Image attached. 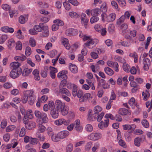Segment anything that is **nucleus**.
<instances>
[{"instance_id":"nucleus-1","label":"nucleus","mask_w":152,"mask_h":152,"mask_svg":"<svg viewBox=\"0 0 152 152\" xmlns=\"http://www.w3.org/2000/svg\"><path fill=\"white\" fill-rule=\"evenodd\" d=\"M99 40L96 39H89L85 44L86 46L89 49H92L97 44Z\"/></svg>"},{"instance_id":"nucleus-2","label":"nucleus","mask_w":152,"mask_h":152,"mask_svg":"<svg viewBox=\"0 0 152 152\" xmlns=\"http://www.w3.org/2000/svg\"><path fill=\"white\" fill-rule=\"evenodd\" d=\"M34 93V91L33 90H28L24 92V96L22 99L23 102L24 103H26L28 100V97H32L33 96V94Z\"/></svg>"},{"instance_id":"nucleus-3","label":"nucleus","mask_w":152,"mask_h":152,"mask_svg":"<svg viewBox=\"0 0 152 152\" xmlns=\"http://www.w3.org/2000/svg\"><path fill=\"white\" fill-rule=\"evenodd\" d=\"M102 134L99 133H92L88 137V139L91 140H96L101 138Z\"/></svg>"},{"instance_id":"nucleus-4","label":"nucleus","mask_w":152,"mask_h":152,"mask_svg":"<svg viewBox=\"0 0 152 152\" xmlns=\"http://www.w3.org/2000/svg\"><path fill=\"white\" fill-rule=\"evenodd\" d=\"M22 72V70L19 71V70L12 69L10 73V77L13 79L16 78L19 76Z\"/></svg>"},{"instance_id":"nucleus-5","label":"nucleus","mask_w":152,"mask_h":152,"mask_svg":"<svg viewBox=\"0 0 152 152\" xmlns=\"http://www.w3.org/2000/svg\"><path fill=\"white\" fill-rule=\"evenodd\" d=\"M54 123L58 126L61 125L62 124L67 126L69 124L70 121L68 120H66L64 118H61L56 120L54 122Z\"/></svg>"},{"instance_id":"nucleus-6","label":"nucleus","mask_w":152,"mask_h":152,"mask_svg":"<svg viewBox=\"0 0 152 152\" xmlns=\"http://www.w3.org/2000/svg\"><path fill=\"white\" fill-rule=\"evenodd\" d=\"M55 105V108H57L59 110L65 106L64 103L61 100L58 99L56 101Z\"/></svg>"},{"instance_id":"nucleus-7","label":"nucleus","mask_w":152,"mask_h":152,"mask_svg":"<svg viewBox=\"0 0 152 152\" xmlns=\"http://www.w3.org/2000/svg\"><path fill=\"white\" fill-rule=\"evenodd\" d=\"M69 134V132L66 130L63 131L59 132L57 134V137L60 139L66 138Z\"/></svg>"},{"instance_id":"nucleus-8","label":"nucleus","mask_w":152,"mask_h":152,"mask_svg":"<svg viewBox=\"0 0 152 152\" xmlns=\"http://www.w3.org/2000/svg\"><path fill=\"white\" fill-rule=\"evenodd\" d=\"M81 22L82 24H84L85 28H87V23L88 21V19L86 18V16L85 14L82 13L81 15Z\"/></svg>"},{"instance_id":"nucleus-9","label":"nucleus","mask_w":152,"mask_h":152,"mask_svg":"<svg viewBox=\"0 0 152 152\" xmlns=\"http://www.w3.org/2000/svg\"><path fill=\"white\" fill-rule=\"evenodd\" d=\"M107 64L109 66L114 68L115 71L116 72L118 71V65L117 62H113L112 61H108L107 62Z\"/></svg>"},{"instance_id":"nucleus-10","label":"nucleus","mask_w":152,"mask_h":152,"mask_svg":"<svg viewBox=\"0 0 152 152\" xmlns=\"http://www.w3.org/2000/svg\"><path fill=\"white\" fill-rule=\"evenodd\" d=\"M97 113L93 114L92 110H89L88 112V119L90 121H94L96 119Z\"/></svg>"},{"instance_id":"nucleus-11","label":"nucleus","mask_w":152,"mask_h":152,"mask_svg":"<svg viewBox=\"0 0 152 152\" xmlns=\"http://www.w3.org/2000/svg\"><path fill=\"white\" fill-rule=\"evenodd\" d=\"M143 69L145 70H147L149 69V66L151 64L150 59L147 58L145 57L143 60Z\"/></svg>"},{"instance_id":"nucleus-12","label":"nucleus","mask_w":152,"mask_h":152,"mask_svg":"<svg viewBox=\"0 0 152 152\" xmlns=\"http://www.w3.org/2000/svg\"><path fill=\"white\" fill-rule=\"evenodd\" d=\"M50 114L53 118H57L59 115V110L55 108L50 110Z\"/></svg>"},{"instance_id":"nucleus-13","label":"nucleus","mask_w":152,"mask_h":152,"mask_svg":"<svg viewBox=\"0 0 152 152\" xmlns=\"http://www.w3.org/2000/svg\"><path fill=\"white\" fill-rule=\"evenodd\" d=\"M122 126L123 129L124 130H130L132 131H134L136 128V126L134 124L131 125L125 124L123 125Z\"/></svg>"},{"instance_id":"nucleus-14","label":"nucleus","mask_w":152,"mask_h":152,"mask_svg":"<svg viewBox=\"0 0 152 152\" xmlns=\"http://www.w3.org/2000/svg\"><path fill=\"white\" fill-rule=\"evenodd\" d=\"M91 96L89 93H86L83 94L79 98V101L80 102H86L87 100L89 99Z\"/></svg>"},{"instance_id":"nucleus-15","label":"nucleus","mask_w":152,"mask_h":152,"mask_svg":"<svg viewBox=\"0 0 152 152\" xmlns=\"http://www.w3.org/2000/svg\"><path fill=\"white\" fill-rule=\"evenodd\" d=\"M20 65V64L19 63L16 62H12L10 64V66L12 69L19 70V71L22 70L19 67Z\"/></svg>"},{"instance_id":"nucleus-16","label":"nucleus","mask_w":152,"mask_h":152,"mask_svg":"<svg viewBox=\"0 0 152 152\" xmlns=\"http://www.w3.org/2000/svg\"><path fill=\"white\" fill-rule=\"evenodd\" d=\"M109 120L107 119L104 121H101L98 124L99 127L100 129H103L105 127H107L109 125Z\"/></svg>"},{"instance_id":"nucleus-17","label":"nucleus","mask_w":152,"mask_h":152,"mask_svg":"<svg viewBox=\"0 0 152 152\" xmlns=\"http://www.w3.org/2000/svg\"><path fill=\"white\" fill-rule=\"evenodd\" d=\"M66 33L67 35H74L77 34L78 31L76 29L71 28L67 29Z\"/></svg>"},{"instance_id":"nucleus-18","label":"nucleus","mask_w":152,"mask_h":152,"mask_svg":"<svg viewBox=\"0 0 152 152\" xmlns=\"http://www.w3.org/2000/svg\"><path fill=\"white\" fill-rule=\"evenodd\" d=\"M75 126L76 130L79 132H81L83 128L80 125V121L79 120H76L75 122Z\"/></svg>"},{"instance_id":"nucleus-19","label":"nucleus","mask_w":152,"mask_h":152,"mask_svg":"<svg viewBox=\"0 0 152 152\" xmlns=\"http://www.w3.org/2000/svg\"><path fill=\"white\" fill-rule=\"evenodd\" d=\"M67 71L66 70H64L59 72L58 74L57 77L59 78H64L66 79L67 78L66 75L67 74Z\"/></svg>"},{"instance_id":"nucleus-20","label":"nucleus","mask_w":152,"mask_h":152,"mask_svg":"<svg viewBox=\"0 0 152 152\" xmlns=\"http://www.w3.org/2000/svg\"><path fill=\"white\" fill-rule=\"evenodd\" d=\"M61 42L67 50H69L70 48V45L68 43V39L65 38H63L61 39Z\"/></svg>"},{"instance_id":"nucleus-21","label":"nucleus","mask_w":152,"mask_h":152,"mask_svg":"<svg viewBox=\"0 0 152 152\" xmlns=\"http://www.w3.org/2000/svg\"><path fill=\"white\" fill-rule=\"evenodd\" d=\"M42 30H43V31L41 34V37H48L49 34L48 26H44Z\"/></svg>"},{"instance_id":"nucleus-22","label":"nucleus","mask_w":152,"mask_h":152,"mask_svg":"<svg viewBox=\"0 0 152 152\" xmlns=\"http://www.w3.org/2000/svg\"><path fill=\"white\" fill-rule=\"evenodd\" d=\"M51 71L50 72V75L52 79H54L56 77L55 73L57 72V70L56 68L54 67H50Z\"/></svg>"},{"instance_id":"nucleus-23","label":"nucleus","mask_w":152,"mask_h":152,"mask_svg":"<svg viewBox=\"0 0 152 152\" xmlns=\"http://www.w3.org/2000/svg\"><path fill=\"white\" fill-rule=\"evenodd\" d=\"M43 23H40L39 25H36L34 26V28L37 33L38 32H41L43 28Z\"/></svg>"},{"instance_id":"nucleus-24","label":"nucleus","mask_w":152,"mask_h":152,"mask_svg":"<svg viewBox=\"0 0 152 152\" xmlns=\"http://www.w3.org/2000/svg\"><path fill=\"white\" fill-rule=\"evenodd\" d=\"M115 17L116 15L115 13H111L107 16V21L109 22L113 21L115 20Z\"/></svg>"},{"instance_id":"nucleus-25","label":"nucleus","mask_w":152,"mask_h":152,"mask_svg":"<svg viewBox=\"0 0 152 152\" xmlns=\"http://www.w3.org/2000/svg\"><path fill=\"white\" fill-rule=\"evenodd\" d=\"M36 126L35 123L32 122H29L25 124V127L28 129H31Z\"/></svg>"},{"instance_id":"nucleus-26","label":"nucleus","mask_w":152,"mask_h":152,"mask_svg":"<svg viewBox=\"0 0 152 152\" xmlns=\"http://www.w3.org/2000/svg\"><path fill=\"white\" fill-rule=\"evenodd\" d=\"M32 74L34 75V78L36 80L38 81L40 80V77L39 76V72L38 69H34L33 71Z\"/></svg>"},{"instance_id":"nucleus-27","label":"nucleus","mask_w":152,"mask_h":152,"mask_svg":"<svg viewBox=\"0 0 152 152\" xmlns=\"http://www.w3.org/2000/svg\"><path fill=\"white\" fill-rule=\"evenodd\" d=\"M32 69L26 68L24 69L23 71L22 75L23 76H27L32 72Z\"/></svg>"},{"instance_id":"nucleus-28","label":"nucleus","mask_w":152,"mask_h":152,"mask_svg":"<svg viewBox=\"0 0 152 152\" xmlns=\"http://www.w3.org/2000/svg\"><path fill=\"white\" fill-rule=\"evenodd\" d=\"M105 72L108 75H112L114 73V72L110 68L106 67L104 69Z\"/></svg>"},{"instance_id":"nucleus-29","label":"nucleus","mask_w":152,"mask_h":152,"mask_svg":"<svg viewBox=\"0 0 152 152\" xmlns=\"http://www.w3.org/2000/svg\"><path fill=\"white\" fill-rule=\"evenodd\" d=\"M59 92L62 94H64L67 96H70L71 94L69 91L66 88H62L59 90Z\"/></svg>"},{"instance_id":"nucleus-30","label":"nucleus","mask_w":152,"mask_h":152,"mask_svg":"<svg viewBox=\"0 0 152 152\" xmlns=\"http://www.w3.org/2000/svg\"><path fill=\"white\" fill-rule=\"evenodd\" d=\"M69 69L70 71L73 73H76L78 71L77 68L75 65L71 64L69 65Z\"/></svg>"},{"instance_id":"nucleus-31","label":"nucleus","mask_w":152,"mask_h":152,"mask_svg":"<svg viewBox=\"0 0 152 152\" xmlns=\"http://www.w3.org/2000/svg\"><path fill=\"white\" fill-rule=\"evenodd\" d=\"M101 12L99 9L95 8L92 10L91 14L97 16L101 14Z\"/></svg>"},{"instance_id":"nucleus-32","label":"nucleus","mask_w":152,"mask_h":152,"mask_svg":"<svg viewBox=\"0 0 152 152\" xmlns=\"http://www.w3.org/2000/svg\"><path fill=\"white\" fill-rule=\"evenodd\" d=\"M15 45L14 40L13 39H9L8 42V47L9 49H11L14 47Z\"/></svg>"},{"instance_id":"nucleus-33","label":"nucleus","mask_w":152,"mask_h":152,"mask_svg":"<svg viewBox=\"0 0 152 152\" xmlns=\"http://www.w3.org/2000/svg\"><path fill=\"white\" fill-rule=\"evenodd\" d=\"M128 113V110L124 108H120L118 111V113L119 114L122 115H126Z\"/></svg>"},{"instance_id":"nucleus-34","label":"nucleus","mask_w":152,"mask_h":152,"mask_svg":"<svg viewBox=\"0 0 152 152\" xmlns=\"http://www.w3.org/2000/svg\"><path fill=\"white\" fill-rule=\"evenodd\" d=\"M32 119L33 118V113H32V110H30L29 111L27 112L25 114L24 116V119H26V118Z\"/></svg>"},{"instance_id":"nucleus-35","label":"nucleus","mask_w":152,"mask_h":152,"mask_svg":"<svg viewBox=\"0 0 152 152\" xmlns=\"http://www.w3.org/2000/svg\"><path fill=\"white\" fill-rule=\"evenodd\" d=\"M61 111V114L65 116L67 115L68 113V108L65 106L63 108H62L60 110Z\"/></svg>"},{"instance_id":"nucleus-36","label":"nucleus","mask_w":152,"mask_h":152,"mask_svg":"<svg viewBox=\"0 0 152 152\" xmlns=\"http://www.w3.org/2000/svg\"><path fill=\"white\" fill-rule=\"evenodd\" d=\"M40 119L42 120V121L43 123H46L48 121L47 114L44 113L42 114L41 118H40Z\"/></svg>"},{"instance_id":"nucleus-37","label":"nucleus","mask_w":152,"mask_h":152,"mask_svg":"<svg viewBox=\"0 0 152 152\" xmlns=\"http://www.w3.org/2000/svg\"><path fill=\"white\" fill-rule=\"evenodd\" d=\"M28 18L23 15H21L19 18V21L20 23L23 24L27 20Z\"/></svg>"},{"instance_id":"nucleus-38","label":"nucleus","mask_w":152,"mask_h":152,"mask_svg":"<svg viewBox=\"0 0 152 152\" xmlns=\"http://www.w3.org/2000/svg\"><path fill=\"white\" fill-rule=\"evenodd\" d=\"M101 48H96V51L98 54H100L101 53H104L105 52V48L103 46L101 47Z\"/></svg>"},{"instance_id":"nucleus-39","label":"nucleus","mask_w":152,"mask_h":152,"mask_svg":"<svg viewBox=\"0 0 152 152\" xmlns=\"http://www.w3.org/2000/svg\"><path fill=\"white\" fill-rule=\"evenodd\" d=\"M26 58V57L24 55L21 56H16L14 57V59L16 61H23L25 60Z\"/></svg>"},{"instance_id":"nucleus-40","label":"nucleus","mask_w":152,"mask_h":152,"mask_svg":"<svg viewBox=\"0 0 152 152\" xmlns=\"http://www.w3.org/2000/svg\"><path fill=\"white\" fill-rule=\"evenodd\" d=\"M101 11L103 13L106 12L107 10V7L105 3H103L100 7Z\"/></svg>"},{"instance_id":"nucleus-41","label":"nucleus","mask_w":152,"mask_h":152,"mask_svg":"<svg viewBox=\"0 0 152 152\" xmlns=\"http://www.w3.org/2000/svg\"><path fill=\"white\" fill-rule=\"evenodd\" d=\"M38 131L41 133H43L46 129L45 127L42 124H39L38 125Z\"/></svg>"},{"instance_id":"nucleus-42","label":"nucleus","mask_w":152,"mask_h":152,"mask_svg":"<svg viewBox=\"0 0 152 152\" xmlns=\"http://www.w3.org/2000/svg\"><path fill=\"white\" fill-rule=\"evenodd\" d=\"M146 106L148 108L147 111L149 112L152 108V100L147 102L146 103Z\"/></svg>"},{"instance_id":"nucleus-43","label":"nucleus","mask_w":152,"mask_h":152,"mask_svg":"<svg viewBox=\"0 0 152 152\" xmlns=\"http://www.w3.org/2000/svg\"><path fill=\"white\" fill-rule=\"evenodd\" d=\"M53 22L55 23L58 27L59 26H62L64 24L63 21L59 19L55 20L53 21Z\"/></svg>"},{"instance_id":"nucleus-44","label":"nucleus","mask_w":152,"mask_h":152,"mask_svg":"<svg viewBox=\"0 0 152 152\" xmlns=\"http://www.w3.org/2000/svg\"><path fill=\"white\" fill-rule=\"evenodd\" d=\"M7 35H3L0 37V44H3L7 39Z\"/></svg>"},{"instance_id":"nucleus-45","label":"nucleus","mask_w":152,"mask_h":152,"mask_svg":"<svg viewBox=\"0 0 152 152\" xmlns=\"http://www.w3.org/2000/svg\"><path fill=\"white\" fill-rule=\"evenodd\" d=\"M29 43L31 47H34L36 45V42L33 38L31 37L29 39Z\"/></svg>"},{"instance_id":"nucleus-46","label":"nucleus","mask_w":152,"mask_h":152,"mask_svg":"<svg viewBox=\"0 0 152 152\" xmlns=\"http://www.w3.org/2000/svg\"><path fill=\"white\" fill-rule=\"evenodd\" d=\"M129 56L133 58L134 59V62L136 63L137 61V55L135 52L130 53L129 54Z\"/></svg>"},{"instance_id":"nucleus-47","label":"nucleus","mask_w":152,"mask_h":152,"mask_svg":"<svg viewBox=\"0 0 152 152\" xmlns=\"http://www.w3.org/2000/svg\"><path fill=\"white\" fill-rule=\"evenodd\" d=\"M141 123L142 125L145 128H148L149 126L148 122L147 120H143L142 121Z\"/></svg>"},{"instance_id":"nucleus-48","label":"nucleus","mask_w":152,"mask_h":152,"mask_svg":"<svg viewBox=\"0 0 152 152\" xmlns=\"http://www.w3.org/2000/svg\"><path fill=\"white\" fill-rule=\"evenodd\" d=\"M123 68L124 70L126 72H129L130 66L128 64L126 63L124 64L123 66Z\"/></svg>"},{"instance_id":"nucleus-49","label":"nucleus","mask_w":152,"mask_h":152,"mask_svg":"<svg viewBox=\"0 0 152 152\" xmlns=\"http://www.w3.org/2000/svg\"><path fill=\"white\" fill-rule=\"evenodd\" d=\"M15 128V126L14 125H10L6 128V131L7 132H10L14 130Z\"/></svg>"},{"instance_id":"nucleus-50","label":"nucleus","mask_w":152,"mask_h":152,"mask_svg":"<svg viewBox=\"0 0 152 152\" xmlns=\"http://www.w3.org/2000/svg\"><path fill=\"white\" fill-rule=\"evenodd\" d=\"M73 149V145L71 143H69L66 146V152H71Z\"/></svg>"},{"instance_id":"nucleus-51","label":"nucleus","mask_w":152,"mask_h":152,"mask_svg":"<svg viewBox=\"0 0 152 152\" xmlns=\"http://www.w3.org/2000/svg\"><path fill=\"white\" fill-rule=\"evenodd\" d=\"M48 68L47 67L45 68L44 70H42L41 72V76L43 77H46L47 76V70Z\"/></svg>"},{"instance_id":"nucleus-52","label":"nucleus","mask_w":152,"mask_h":152,"mask_svg":"<svg viewBox=\"0 0 152 152\" xmlns=\"http://www.w3.org/2000/svg\"><path fill=\"white\" fill-rule=\"evenodd\" d=\"M72 94L73 96H75L76 93L77 92V86L76 85L73 84L72 85Z\"/></svg>"},{"instance_id":"nucleus-53","label":"nucleus","mask_w":152,"mask_h":152,"mask_svg":"<svg viewBox=\"0 0 152 152\" xmlns=\"http://www.w3.org/2000/svg\"><path fill=\"white\" fill-rule=\"evenodd\" d=\"M44 113L43 112L41 113L38 110H35L34 112V114L36 117L39 119L41 118L42 114Z\"/></svg>"},{"instance_id":"nucleus-54","label":"nucleus","mask_w":152,"mask_h":152,"mask_svg":"<svg viewBox=\"0 0 152 152\" xmlns=\"http://www.w3.org/2000/svg\"><path fill=\"white\" fill-rule=\"evenodd\" d=\"M99 20V18L96 16H93L90 19V22L92 24L96 22Z\"/></svg>"},{"instance_id":"nucleus-55","label":"nucleus","mask_w":152,"mask_h":152,"mask_svg":"<svg viewBox=\"0 0 152 152\" xmlns=\"http://www.w3.org/2000/svg\"><path fill=\"white\" fill-rule=\"evenodd\" d=\"M118 143L120 146L124 148H126L127 146L125 142L122 139H120L119 140Z\"/></svg>"},{"instance_id":"nucleus-56","label":"nucleus","mask_w":152,"mask_h":152,"mask_svg":"<svg viewBox=\"0 0 152 152\" xmlns=\"http://www.w3.org/2000/svg\"><path fill=\"white\" fill-rule=\"evenodd\" d=\"M141 139L139 137H137L134 140V144L135 145L139 147L140 145V141Z\"/></svg>"},{"instance_id":"nucleus-57","label":"nucleus","mask_w":152,"mask_h":152,"mask_svg":"<svg viewBox=\"0 0 152 152\" xmlns=\"http://www.w3.org/2000/svg\"><path fill=\"white\" fill-rule=\"evenodd\" d=\"M68 1H65L63 3V5L65 7L66 10H69L70 9V4L69 3Z\"/></svg>"},{"instance_id":"nucleus-58","label":"nucleus","mask_w":152,"mask_h":152,"mask_svg":"<svg viewBox=\"0 0 152 152\" xmlns=\"http://www.w3.org/2000/svg\"><path fill=\"white\" fill-rule=\"evenodd\" d=\"M22 48V43L20 41H18L16 44L15 48L17 50H21Z\"/></svg>"},{"instance_id":"nucleus-59","label":"nucleus","mask_w":152,"mask_h":152,"mask_svg":"<svg viewBox=\"0 0 152 152\" xmlns=\"http://www.w3.org/2000/svg\"><path fill=\"white\" fill-rule=\"evenodd\" d=\"M22 32L20 30H19L17 33V38L20 39H23L24 38L23 35L22 34Z\"/></svg>"},{"instance_id":"nucleus-60","label":"nucleus","mask_w":152,"mask_h":152,"mask_svg":"<svg viewBox=\"0 0 152 152\" xmlns=\"http://www.w3.org/2000/svg\"><path fill=\"white\" fill-rule=\"evenodd\" d=\"M31 51L30 47L28 46L26 47L25 51V54L27 56H29L31 53Z\"/></svg>"},{"instance_id":"nucleus-61","label":"nucleus","mask_w":152,"mask_h":152,"mask_svg":"<svg viewBox=\"0 0 152 152\" xmlns=\"http://www.w3.org/2000/svg\"><path fill=\"white\" fill-rule=\"evenodd\" d=\"M102 26L99 24L96 25L94 26L95 30L99 32H101V31L102 30Z\"/></svg>"},{"instance_id":"nucleus-62","label":"nucleus","mask_w":152,"mask_h":152,"mask_svg":"<svg viewBox=\"0 0 152 152\" xmlns=\"http://www.w3.org/2000/svg\"><path fill=\"white\" fill-rule=\"evenodd\" d=\"M48 105L49 110L55 108V103L52 101H50L48 102Z\"/></svg>"},{"instance_id":"nucleus-63","label":"nucleus","mask_w":152,"mask_h":152,"mask_svg":"<svg viewBox=\"0 0 152 152\" xmlns=\"http://www.w3.org/2000/svg\"><path fill=\"white\" fill-rule=\"evenodd\" d=\"M26 129L24 127L22 128L20 132V137H22L24 136L26 134Z\"/></svg>"},{"instance_id":"nucleus-64","label":"nucleus","mask_w":152,"mask_h":152,"mask_svg":"<svg viewBox=\"0 0 152 152\" xmlns=\"http://www.w3.org/2000/svg\"><path fill=\"white\" fill-rule=\"evenodd\" d=\"M104 114V113L103 112H102L100 114H98L97 113V116L96 119L98 122L102 120Z\"/></svg>"}]
</instances>
